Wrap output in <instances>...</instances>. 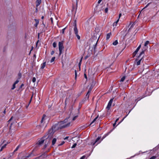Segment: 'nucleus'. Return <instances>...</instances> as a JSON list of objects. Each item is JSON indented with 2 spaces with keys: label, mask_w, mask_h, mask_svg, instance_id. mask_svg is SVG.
Masks as SVG:
<instances>
[{
  "label": "nucleus",
  "mask_w": 159,
  "mask_h": 159,
  "mask_svg": "<svg viewBox=\"0 0 159 159\" xmlns=\"http://www.w3.org/2000/svg\"><path fill=\"white\" fill-rule=\"evenodd\" d=\"M53 134V130L52 129H51L49 130L48 134L47 135V138H46V141L47 142V143L44 145V149H45L47 147V146L49 144L50 140L52 138Z\"/></svg>",
  "instance_id": "nucleus-1"
},
{
  "label": "nucleus",
  "mask_w": 159,
  "mask_h": 159,
  "mask_svg": "<svg viewBox=\"0 0 159 159\" xmlns=\"http://www.w3.org/2000/svg\"><path fill=\"white\" fill-rule=\"evenodd\" d=\"M59 125H63L61 126V128H63L69 126L70 125V121L69 118H66L63 121L60 122Z\"/></svg>",
  "instance_id": "nucleus-2"
},
{
  "label": "nucleus",
  "mask_w": 159,
  "mask_h": 159,
  "mask_svg": "<svg viewBox=\"0 0 159 159\" xmlns=\"http://www.w3.org/2000/svg\"><path fill=\"white\" fill-rule=\"evenodd\" d=\"M63 44H64V41H61V42H59L58 43V47H59V55H61L62 53V51L63 50L64 47L63 46Z\"/></svg>",
  "instance_id": "nucleus-3"
},
{
  "label": "nucleus",
  "mask_w": 159,
  "mask_h": 159,
  "mask_svg": "<svg viewBox=\"0 0 159 159\" xmlns=\"http://www.w3.org/2000/svg\"><path fill=\"white\" fill-rule=\"evenodd\" d=\"M48 119V117L45 115H43L41 121V125L37 126L36 127L37 129L40 128L41 126H43V124L46 122V120Z\"/></svg>",
  "instance_id": "nucleus-4"
},
{
  "label": "nucleus",
  "mask_w": 159,
  "mask_h": 159,
  "mask_svg": "<svg viewBox=\"0 0 159 159\" xmlns=\"http://www.w3.org/2000/svg\"><path fill=\"white\" fill-rule=\"evenodd\" d=\"M74 30L75 34L76 35L77 39L79 40L80 39V36L78 34V30L76 27V24H75L74 27Z\"/></svg>",
  "instance_id": "nucleus-5"
},
{
  "label": "nucleus",
  "mask_w": 159,
  "mask_h": 159,
  "mask_svg": "<svg viewBox=\"0 0 159 159\" xmlns=\"http://www.w3.org/2000/svg\"><path fill=\"white\" fill-rule=\"evenodd\" d=\"M113 98L111 99L110 100L109 102L108 105L106 107V108L108 110H109L110 109L111 107V105L112 103L113 102Z\"/></svg>",
  "instance_id": "nucleus-6"
},
{
  "label": "nucleus",
  "mask_w": 159,
  "mask_h": 159,
  "mask_svg": "<svg viewBox=\"0 0 159 159\" xmlns=\"http://www.w3.org/2000/svg\"><path fill=\"white\" fill-rule=\"evenodd\" d=\"M44 141V140L43 139H41L38 142V144L39 145H41L42 144H43Z\"/></svg>",
  "instance_id": "nucleus-7"
},
{
  "label": "nucleus",
  "mask_w": 159,
  "mask_h": 159,
  "mask_svg": "<svg viewBox=\"0 0 159 159\" xmlns=\"http://www.w3.org/2000/svg\"><path fill=\"white\" fill-rule=\"evenodd\" d=\"M41 0H36V6H38L41 3Z\"/></svg>",
  "instance_id": "nucleus-8"
},
{
  "label": "nucleus",
  "mask_w": 159,
  "mask_h": 159,
  "mask_svg": "<svg viewBox=\"0 0 159 159\" xmlns=\"http://www.w3.org/2000/svg\"><path fill=\"white\" fill-rule=\"evenodd\" d=\"M111 35V33H110L107 34L106 36V39L108 40L110 38Z\"/></svg>",
  "instance_id": "nucleus-9"
},
{
  "label": "nucleus",
  "mask_w": 159,
  "mask_h": 159,
  "mask_svg": "<svg viewBox=\"0 0 159 159\" xmlns=\"http://www.w3.org/2000/svg\"><path fill=\"white\" fill-rule=\"evenodd\" d=\"M34 20L35 22V24H34V26L35 27H37L38 25V24L39 23V21L38 20H37V19H35Z\"/></svg>",
  "instance_id": "nucleus-10"
},
{
  "label": "nucleus",
  "mask_w": 159,
  "mask_h": 159,
  "mask_svg": "<svg viewBox=\"0 0 159 159\" xmlns=\"http://www.w3.org/2000/svg\"><path fill=\"white\" fill-rule=\"evenodd\" d=\"M46 62H43L42 65H41V68L42 69H43L45 66H46Z\"/></svg>",
  "instance_id": "nucleus-11"
},
{
  "label": "nucleus",
  "mask_w": 159,
  "mask_h": 159,
  "mask_svg": "<svg viewBox=\"0 0 159 159\" xmlns=\"http://www.w3.org/2000/svg\"><path fill=\"white\" fill-rule=\"evenodd\" d=\"M100 138L99 137H98L96 139V140H95V142H94V143H93V145H94L96 143H97L99 141V140H100Z\"/></svg>",
  "instance_id": "nucleus-12"
},
{
  "label": "nucleus",
  "mask_w": 159,
  "mask_h": 159,
  "mask_svg": "<svg viewBox=\"0 0 159 159\" xmlns=\"http://www.w3.org/2000/svg\"><path fill=\"white\" fill-rule=\"evenodd\" d=\"M7 145L6 144H5L0 149V152L2 151V150L4 149L6 147Z\"/></svg>",
  "instance_id": "nucleus-13"
},
{
  "label": "nucleus",
  "mask_w": 159,
  "mask_h": 159,
  "mask_svg": "<svg viewBox=\"0 0 159 159\" xmlns=\"http://www.w3.org/2000/svg\"><path fill=\"white\" fill-rule=\"evenodd\" d=\"M56 140H57V139L56 138H54L53 139L52 141V144L53 145H54L55 144V143L56 142Z\"/></svg>",
  "instance_id": "nucleus-14"
},
{
  "label": "nucleus",
  "mask_w": 159,
  "mask_h": 159,
  "mask_svg": "<svg viewBox=\"0 0 159 159\" xmlns=\"http://www.w3.org/2000/svg\"><path fill=\"white\" fill-rule=\"evenodd\" d=\"M141 47V44H140L139 47L137 48L136 49V50L135 51V52H138L140 48Z\"/></svg>",
  "instance_id": "nucleus-15"
},
{
  "label": "nucleus",
  "mask_w": 159,
  "mask_h": 159,
  "mask_svg": "<svg viewBox=\"0 0 159 159\" xmlns=\"http://www.w3.org/2000/svg\"><path fill=\"white\" fill-rule=\"evenodd\" d=\"M98 117V115L93 120L92 122L91 123L90 125L92 124L93 123H94L97 119V118Z\"/></svg>",
  "instance_id": "nucleus-16"
},
{
  "label": "nucleus",
  "mask_w": 159,
  "mask_h": 159,
  "mask_svg": "<svg viewBox=\"0 0 159 159\" xmlns=\"http://www.w3.org/2000/svg\"><path fill=\"white\" fill-rule=\"evenodd\" d=\"M142 58L140 59L137 63V65L138 66L140 64L141 61L142 60Z\"/></svg>",
  "instance_id": "nucleus-17"
},
{
  "label": "nucleus",
  "mask_w": 159,
  "mask_h": 159,
  "mask_svg": "<svg viewBox=\"0 0 159 159\" xmlns=\"http://www.w3.org/2000/svg\"><path fill=\"white\" fill-rule=\"evenodd\" d=\"M118 43V42L117 40L115 41L113 43V44L114 45H116Z\"/></svg>",
  "instance_id": "nucleus-18"
},
{
  "label": "nucleus",
  "mask_w": 159,
  "mask_h": 159,
  "mask_svg": "<svg viewBox=\"0 0 159 159\" xmlns=\"http://www.w3.org/2000/svg\"><path fill=\"white\" fill-rule=\"evenodd\" d=\"M20 147V145H18L17 147L16 148V149L14 150V152H16V151H17L18 149Z\"/></svg>",
  "instance_id": "nucleus-19"
},
{
  "label": "nucleus",
  "mask_w": 159,
  "mask_h": 159,
  "mask_svg": "<svg viewBox=\"0 0 159 159\" xmlns=\"http://www.w3.org/2000/svg\"><path fill=\"white\" fill-rule=\"evenodd\" d=\"M149 43V41H146L144 44V46L145 47L147 46L148 45V44Z\"/></svg>",
  "instance_id": "nucleus-20"
},
{
  "label": "nucleus",
  "mask_w": 159,
  "mask_h": 159,
  "mask_svg": "<svg viewBox=\"0 0 159 159\" xmlns=\"http://www.w3.org/2000/svg\"><path fill=\"white\" fill-rule=\"evenodd\" d=\"M55 59V57H52L50 61V62H53L54 61Z\"/></svg>",
  "instance_id": "nucleus-21"
},
{
  "label": "nucleus",
  "mask_w": 159,
  "mask_h": 159,
  "mask_svg": "<svg viewBox=\"0 0 159 159\" xmlns=\"http://www.w3.org/2000/svg\"><path fill=\"white\" fill-rule=\"evenodd\" d=\"M82 59V57L81 58V59L80 60L79 63V67L80 68V67L81 66Z\"/></svg>",
  "instance_id": "nucleus-22"
},
{
  "label": "nucleus",
  "mask_w": 159,
  "mask_h": 159,
  "mask_svg": "<svg viewBox=\"0 0 159 159\" xmlns=\"http://www.w3.org/2000/svg\"><path fill=\"white\" fill-rule=\"evenodd\" d=\"M119 19H118L116 21L114 22L113 23L114 25H115V26H116L118 22L119 21Z\"/></svg>",
  "instance_id": "nucleus-23"
},
{
  "label": "nucleus",
  "mask_w": 159,
  "mask_h": 159,
  "mask_svg": "<svg viewBox=\"0 0 159 159\" xmlns=\"http://www.w3.org/2000/svg\"><path fill=\"white\" fill-rule=\"evenodd\" d=\"M53 47L56 48L57 46V43L55 42H53Z\"/></svg>",
  "instance_id": "nucleus-24"
},
{
  "label": "nucleus",
  "mask_w": 159,
  "mask_h": 159,
  "mask_svg": "<svg viewBox=\"0 0 159 159\" xmlns=\"http://www.w3.org/2000/svg\"><path fill=\"white\" fill-rule=\"evenodd\" d=\"M125 79V76L123 77L121 79L120 81L123 82L124 80Z\"/></svg>",
  "instance_id": "nucleus-25"
},
{
  "label": "nucleus",
  "mask_w": 159,
  "mask_h": 159,
  "mask_svg": "<svg viewBox=\"0 0 159 159\" xmlns=\"http://www.w3.org/2000/svg\"><path fill=\"white\" fill-rule=\"evenodd\" d=\"M76 145H77V144H76V143H75V144H74L73 145V146L71 147V148H75L76 147Z\"/></svg>",
  "instance_id": "nucleus-26"
},
{
  "label": "nucleus",
  "mask_w": 159,
  "mask_h": 159,
  "mask_svg": "<svg viewBox=\"0 0 159 159\" xmlns=\"http://www.w3.org/2000/svg\"><path fill=\"white\" fill-rule=\"evenodd\" d=\"M15 85H16V84H13V86H12V87L11 89L12 90L14 89L15 88V87H16Z\"/></svg>",
  "instance_id": "nucleus-27"
},
{
  "label": "nucleus",
  "mask_w": 159,
  "mask_h": 159,
  "mask_svg": "<svg viewBox=\"0 0 159 159\" xmlns=\"http://www.w3.org/2000/svg\"><path fill=\"white\" fill-rule=\"evenodd\" d=\"M137 53V52H135V51H134V52L133 54V57H135Z\"/></svg>",
  "instance_id": "nucleus-28"
},
{
  "label": "nucleus",
  "mask_w": 159,
  "mask_h": 159,
  "mask_svg": "<svg viewBox=\"0 0 159 159\" xmlns=\"http://www.w3.org/2000/svg\"><path fill=\"white\" fill-rule=\"evenodd\" d=\"M36 80V79L35 77H33L32 79V81L34 83L35 82Z\"/></svg>",
  "instance_id": "nucleus-29"
},
{
  "label": "nucleus",
  "mask_w": 159,
  "mask_h": 159,
  "mask_svg": "<svg viewBox=\"0 0 159 159\" xmlns=\"http://www.w3.org/2000/svg\"><path fill=\"white\" fill-rule=\"evenodd\" d=\"M77 76V73L76 70H75V79H76Z\"/></svg>",
  "instance_id": "nucleus-30"
},
{
  "label": "nucleus",
  "mask_w": 159,
  "mask_h": 159,
  "mask_svg": "<svg viewBox=\"0 0 159 159\" xmlns=\"http://www.w3.org/2000/svg\"><path fill=\"white\" fill-rule=\"evenodd\" d=\"M105 12L106 13H107L108 11V8H106L105 9Z\"/></svg>",
  "instance_id": "nucleus-31"
},
{
  "label": "nucleus",
  "mask_w": 159,
  "mask_h": 159,
  "mask_svg": "<svg viewBox=\"0 0 159 159\" xmlns=\"http://www.w3.org/2000/svg\"><path fill=\"white\" fill-rule=\"evenodd\" d=\"M144 51H143L142 52H141L139 55V56H140L141 55H142V54L144 53Z\"/></svg>",
  "instance_id": "nucleus-32"
},
{
  "label": "nucleus",
  "mask_w": 159,
  "mask_h": 159,
  "mask_svg": "<svg viewBox=\"0 0 159 159\" xmlns=\"http://www.w3.org/2000/svg\"><path fill=\"white\" fill-rule=\"evenodd\" d=\"M90 91H91V90L89 89V91L86 94V95H88L89 94V93H90Z\"/></svg>",
  "instance_id": "nucleus-33"
},
{
  "label": "nucleus",
  "mask_w": 159,
  "mask_h": 159,
  "mask_svg": "<svg viewBox=\"0 0 159 159\" xmlns=\"http://www.w3.org/2000/svg\"><path fill=\"white\" fill-rule=\"evenodd\" d=\"M126 116H125L124 118L122 120H121V121H120L117 125H119L121 122H122L123 120H124V119L126 117Z\"/></svg>",
  "instance_id": "nucleus-34"
},
{
  "label": "nucleus",
  "mask_w": 159,
  "mask_h": 159,
  "mask_svg": "<svg viewBox=\"0 0 159 159\" xmlns=\"http://www.w3.org/2000/svg\"><path fill=\"white\" fill-rule=\"evenodd\" d=\"M85 157V156H83L81 157L80 159H84Z\"/></svg>",
  "instance_id": "nucleus-35"
},
{
  "label": "nucleus",
  "mask_w": 159,
  "mask_h": 159,
  "mask_svg": "<svg viewBox=\"0 0 159 159\" xmlns=\"http://www.w3.org/2000/svg\"><path fill=\"white\" fill-rule=\"evenodd\" d=\"M77 116H75L72 119L73 120H75L77 118Z\"/></svg>",
  "instance_id": "nucleus-36"
},
{
  "label": "nucleus",
  "mask_w": 159,
  "mask_h": 159,
  "mask_svg": "<svg viewBox=\"0 0 159 159\" xmlns=\"http://www.w3.org/2000/svg\"><path fill=\"white\" fill-rule=\"evenodd\" d=\"M54 53V51H52L51 53V55H53Z\"/></svg>",
  "instance_id": "nucleus-37"
},
{
  "label": "nucleus",
  "mask_w": 159,
  "mask_h": 159,
  "mask_svg": "<svg viewBox=\"0 0 159 159\" xmlns=\"http://www.w3.org/2000/svg\"><path fill=\"white\" fill-rule=\"evenodd\" d=\"M19 81L18 80H17L15 82L14 84H17L18 83Z\"/></svg>",
  "instance_id": "nucleus-38"
},
{
  "label": "nucleus",
  "mask_w": 159,
  "mask_h": 159,
  "mask_svg": "<svg viewBox=\"0 0 159 159\" xmlns=\"http://www.w3.org/2000/svg\"><path fill=\"white\" fill-rule=\"evenodd\" d=\"M65 143V142L64 141H62L61 143L59 145H63V144H64Z\"/></svg>",
  "instance_id": "nucleus-39"
},
{
  "label": "nucleus",
  "mask_w": 159,
  "mask_h": 159,
  "mask_svg": "<svg viewBox=\"0 0 159 159\" xmlns=\"http://www.w3.org/2000/svg\"><path fill=\"white\" fill-rule=\"evenodd\" d=\"M12 118H13V117H11V118L9 119V120H8V122H10L11 121V120L12 119Z\"/></svg>",
  "instance_id": "nucleus-40"
},
{
  "label": "nucleus",
  "mask_w": 159,
  "mask_h": 159,
  "mask_svg": "<svg viewBox=\"0 0 159 159\" xmlns=\"http://www.w3.org/2000/svg\"><path fill=\"white\" fill-rule=\"evenodd\" d=\"M121 16V13H120L119 15V18H118V19H120V17Z\"/></svg>",
  "instance_id": "nucleus-41"
},
{
  "label": "nucleus",
  "mask_w": 159,
  "mask_h": 159,
  "mask_svg": "<svg viewBox=\"0 0 159 159\" xmlns=\"http://www.w3.org/2000/svg\"><path fill=\"white\" fill-rule=\"evenodd\" d=\"M156 158V157L155 156H153L151 157L150 159H154Z\"/></svg>",
  "instance_id": "nucleus-42"
},
{
  "label": "nucleus",
  "mask_w": 159,
  "mask_h": 159,
  "mask_svg": "<svg viewBox=\"0 0 159 159\" xmlns=\"http://www.w3.org/2000/svg\"><path fill=\"white\" fill-rule=\"evenodd\" d=\"M150 4V3H148L145 7L143 9H144L146 8L147 7H148V5H149V4Z\"/></svg>",
  "instance_id": "nucleus-43"
},
{
  "label": "nucleus",
  "mask_w": 159,
  "mask_h": 159,
  "mask_svg": "<svg viewBox=\"0 0 159 159\" xmlns=\"http://www.w3.org/2000/svg\"><path fill=\"white\" fill-rule=\"evenodd\" d=\"M102 0H99L98 2V4H100Z\"/></svg>",
  "instance_id": "nucleus-44"
},
{
  "label": "nucleus",
  "mask_w": 159,
  "mask_h": 159,
  "mask_svg": "<svg viewBox=\"0 0 159 159\" xmlns=\"http://www.w3.org/2000/svg\"><path fill=\"white\" fill-rule=\"evenodd\" d=\"M51 22H52V23H53V19L52 18H51Z\"/></svg>",
  "instance_id": "nucleus-45"
},
{
  "label": "nucleus",
  "mask_w": 159,
  "mask_h": 159,
  "mask_svg": "<svg viewBox=\"0 0 159 159\" xmlns=\"http://www.w3.org/2000/svg\"><path fill=\"white\" fill-rule=\"evenodd\" d=\"M119 118H117V119L116 120V121H115V122L116 123V122L118 121V120H119Z\"/></svg>",
  "instance_id": "nucleus-46"
},
{
  "label": "nucleus",
  "mask_w": 159,
  "mask_h": 159,
  "mask_svg": "<svg viewBox=\"0 0 159 159\" xmlns=\"http://www.w3.org/2000/svg\"><path fill=\"white\" fill-rule=\"evenodd\" d=\"M65 28L62 29V33H63V34L64 33V30H65Z\"/></svg>",
  "instance_id": "nucleus-47"
},
{
  "label": "nucleus",
  "mask_w": 159,
  "mask_h": 159,
  "mask_svg": "<svg viewBox=\"0 0 159 159\" xmlns=\"http://www.w3.org/2000/svg\"><path fill=\"white\" fill-rule=\"evenodd\" d=\"M39 42V40H38V41L37 42H36V47L37 46V44H38V43Z\"/></svg>",
  "instance_id": "nucleus-48"
},
{
  "label": "nucleus",
  "mask_w": 159,
  "mask_h": 159,
  "mask_svg": "<svg viewBox=\"0 0 159 159\" xmlns=\"http://www.w3.org/2000/svg\"><path fill=\"white\" fill-rule=\"evenodd\" d=\"M12 123H11V126H10V129H11V126H12Z\"/></svg>",
  "instance_id": "nucleus-49"
},
{
  "label": "nucleus",
  "mask_w": 159,
  "mask_h": 159,
  "mask_svg": "<svg viewBox=\"0 0 159 159\" xmlns=\"http://www.w3.org/2000/svg\"><path fill=\"white\" fill-rule=\"evenodd\" d=\"M116 123L115 122V123L113 124V126L114 127H115V125H116Z\"/></svg>",
  "instance_id": "nucleus-50"
},
{
  "label": "nucleus",
  "mask_w": 159,
  "mask_h": 159,
  "mask_svg": "<svg viewBox=\"0 0 159 159\" xmlns=\"http://www.w3.org/2000/svg\"><path fill=\"white\" fill-rule=\"evenodd\" d=\"M32 97H33V96H32V97H31V99H30V102H31V100H32Z\"/></svg>",
  "instance_id": "nucleus-51"
},
{
  "label": "nucleus",
  "mask_w": 159,
  "mask_h": 159,
  "mask_svg": "<svg viewBox=\"0 0 159 159\" xmlns=\"http://www.w3.org/2000/svg\"><path fill=\"white\" fill-rule=\"evenodd\" d=\"M68 138V137H66L65 138V139H67Z\"/></svg>",
  "instance_id": "nucleus-52"
},
{
  "label": "nucleus",
  "mask_w": 159,
  "mask_h": 159,
  "mask_svg": "<svg viewBox=\"0 0 159 159\" xmlns=\"http://www.w3.org/2000/svg\"><path fill=\"white\" fill-rule=\"evenodd\" d=\"M84 76H85V77L86 79L87 78V76H86V75L85 74H84Z\"/></svg>",
  "instance_id": "nucleus-53"
},
{
  "label": "nucleus",
  "mask_w": 159,
  "mask_h": 159,
  "mask_svg": "<svg viewBox=\"0 0 159 159\" xmlns=\"http://www.w3.org/2000/svg\"><path fill=\"white\" fill-rule=\"evenodd\" d=\"M100 142V141L98 142L97 143L96 145H97Z\"/></svg>",
  "instance_id": "nucleus-54"
},
{
  "label": "nucleus",
  "mask_w": 159,
  "mask_h": 159,
  "mask_svg": "<svg viewBox=\"0 0 159 159\" xmlns=\"http://www.w3.org/2000/svg\"><path fill=\"white\" fill-rule=\"evenodd\" d=\"M24 85V84H22L21 85V87H22Z\"/></svg>",
  "instance_id": "nucleus-55"
},
{
  "label": "nucleus",
  "mask_w": 159,
  "mask_h": 159,
  "mask_svg": "<svg viewBox=\"0 0 159 159\" xmlns=\"http://www.w3.org/2000/svg\"><path fill=\"white\" fill-rule=\"evenodd\" d=\"M44 18V17L43 16H42L41 17L42 19H43Z\"/></svg>",
  "instance_id": "nucleus-56"
},
{
  "label": "nucleus",
  "mask_w": 159,
  "mask_h": 159,
  "mask_svg": "<svg viewBox=\"0 0 159 159\" xmlns=\"http://www.w3.org/2000/svg\"><path fill=\"white\" fill-rule=\"evenodd\" d=\"M28 106H29V105H27V106H26V108H28Z\"/></svg>",
  "instance_id": "nucleus-57"
},
{
  "label": "nucleus",
  "mask_w": 159,
  "mask_h": 159,
  "mask_svg": "<svg viewBox=\"0 0 159 159\" xmlns=\"http://www.w3.org/2000/svg\"><path fill=\"white\" fill-rule=\"evenodd\" d=\"M5 159L4 158V159Z\"/></svg>",
  "instance_id": "nucleus-58"
}]
</instances>
